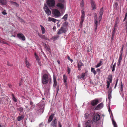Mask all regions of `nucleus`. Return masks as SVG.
Listing matches in <instances>:
<instances>
[{
    "label": "nucleus",
    "mask_w": 127,
    "mask_h": 127,
    "mask_svg": "<svg viewBox=\"0 0 127 127\" xmlns=\"http://www.w3.org/2000/svg\"><path fill=\"white\" fill-rule=\"evenodd\" d=\"M115 67H114V66H113L112 67V72H113L115 70Z\"/></svg>",
    "instance_id": "obj_56"
},
{
    "label": "nucleus",
    "mask_w": 127,
    "mask_h": 127,
    "mask_svg": "<svg viewBox=\"0 0 127 127\" xmlns=\"http://www.w3.org/2000/svg\"><path fill=\"white\" fill-rule=\"evenodd\" d=\"M111 97V93H108V97L109 100H110Z\"/></svg>",
    "instance_id": "obj_44"
},
{
    "label": "nucleus",
    "mask_w": 127,
    "mask_h": 127,
    "mask_svg": "<svg viewBox=\"0 0 127 127\" xmlns=\"http://www.w3.org/2000/svg\"><path fill=\"white\" fill-rule=\"evenodd\" d=\"M96 71L97 72H99V71H100V69H96Z\"/></svg>",
    "instance_id": "obj_61"
},
{
    "label": "nucleus",
    "mask_w": 127,
    "mask_h": 127,
    "mask_svg": "<svg viewBox=\"0 0 127 127\" xmlns=\"http://www.w3.org/2000/svg\"><path fill=\"white\" fill-rule=\"evenodd\" d=\"M40 26L41 27L42 33H44L45 31V30L44 28L41 25H40Z\"/></svg>",
    "instance_id": "obj_25"
},
{
    "label": "nucleus",
    "mask_w": 127,
    "mask_h": 127,
    "mask_svg": "<svg viewBox=\"0 0 127 127\" xmlns=\"http://www.w3.org/2000/svg\"><path fill=\"white\" fill-rule=\"evenodd\" d=\"M43 125V124L42 123H41L39 125V127H40L42 126V125Z\"/></svg>",
    "instance_id": "obj_64"
},
{
    "label": "nucleus",
    "mask_w": 127,
    "mask_h": 127,
    "mask_svg": "<svg viewBox=\"0 0 127 127\" xmlns=\"http://www.w3.org/2000/svg\"><path fill=\"white\" fill-rule=\"evenodd\" d=\"M126 21H125V26L126 27V30H127V20H126Z\"/></svg>",
    "instance_id": "obj_50"
},
{
    "label": "nucleus",
    "mask_w": 127,
    "mask_h": 127,
    "mask_svg": "<svg viewBox=\"0 0 127 127\" xmlns=\"http://www.w3.org/2000/svg\"><path fill=\"white\" fill-rule=\"evenodd\" d=\"M112 90V88L110 87L108 90V93H111Z\"/></svg>",
    "instance_id": "obj_43"
},
{
    "label": "nucleus",
    "mask_w": 127,
    "mask_h": 127,
    "mask_svg": "<svg viewBox=\"0 0 127 127\" xmlns=\"http://www.w3.org/2000/svg\"><path fill=\"white\" fill-rule=\"evenodd\" d=\"M7 3L6 0H0V4L1 5H6Z\"/></svg>",
    "instance_id": "obj_20"
},
{
    "label": "nucleus",
    "mask_w": 127,
    "mask_h": 127,
    "mask_svg": "<svg viewBox=\"0 0 127 127\" xmlns=\"http://www.w3.org/2000/svg\"><path fill=\"white\" fill-rule=\"evenodd\" d=\"M95 16L94 17V23H95V32L97 29V27L98 25V21L97 20V15L96 13L95 14Z\"/></svg>",
    "instance_id": "obj_7"
},
{
    "label": "nucleus",
    "mask_w": 127,
    "mask_h": 127,
    "mask_svg": "<svg viewBox=\"0 0 127 127\" xmlns=\"http://www.w3.org/2000/svg\"><path fill=\"white\" fill-rule=\"evenodd\" d=\"M17 110L19 111L21 113L24 110L23 108L22 107H20L19 108H17Z\"/></svg>",
    "instance_id": "obj_32"
},
{
    "label": "nucleus",
    "mask_w": 127,
    "mask_h": 127,
    "mask_svg": "<svg viewBox=\"0 0 127 127\" xmlns=\"http://www.w3.org/2000/svg\"><path fill=\"white\" fill-rule=\"evenodd\" d=\"M112 75H109L108 76V79L110 83H111L112 81Z\"/></svg>",
    "instance_id": "obj_24"
},
{
    "label": "nucleus",
    "mask_w": 127,
    "mask_h": 127,
    "mask_svg": "<svg viewBox=\"0 0 127 127\" xmlns=\"http://www.w3.org/2000/svg\"><path fill=\"white\" fill-rule=\"evenodd\" d=\"M122 55H120V56H119V60L121 61L122 59Z\"/></svg>",
    "instance_id": "obj_51"
},
{
    "label": "nucleus",
    "mask_w": 127,
    "mask_h": 127,
    "mask_svg": "<svg viewBox=\"0 0 127 127\" xmlns=\"http://www.w3.org/2000/svg\"><path fill=\"white\" fill-rule=\"evenodd\" d=\"M47 4L50 7H52L54 6L55 3L54 0H47Z\"/></svg>",
    "instance_id": "obj_5"
},
{
    "label": "nucleus",
    "mask_w": 127,
    "mask_h": 127,
    "mask_svg": "<svg viewBox=\"0 0 127 127\" xmlns=\"http://www.w3.org/2000/svg\"><path fill=\"white\" fill-rule=\"evenodd\" d=\"M124 45H123L122 47L121 50L120 51V54L123 55V50Z\"/></svg>",
    "instance_id": "obj_45"
},
{
    "label": "nucleus",
    "mask_w": 127,
    "mask_h": 127,
    "mask_svg": "<svg viewBox=\"0 0 127 127\" xmlns=\"http://www.w3.org/2000/svg\"><path fill=\"white\" fill-rule=\"evenodd\" d=\"M81 12L82 15L81 18V21L80 23H83L85 19V12L84 11L83 9L82 10Z\"/></svg>",
    "instance_id": "obj_9"
},
{
    "label": "nucleus",
    "mask_w": 127,
    "mask_h": 127,
    "mask_svg": "<svg viewBox=\"0 0 127 127\" xmlns=\"http://www.w3.org/2000/svg\"><path fill=\"white\" fill-rule=\"evenodd\" d=\"M81 67H78V70L79 71H80L81 70Z\"/></svg>",
    "instance_id": "obj_62"
},
{
    "label": "nucleus",
    "mask_w": 127,
    "mask_h": 127,
    "mask_svg": "<svg viewBox=\"0 0 127 127\" xmlns=\"http://www.w3.org/2000/svg\"><path fill=\"white\" fill-rule=\"evenodd\" d=\"M85 127H91L90 121L88 120L85 123Z\"/></svg>",
    "instance_id": "obj_19"
},
{
    "label": "nucleus",
    "mask_w": 127,
    "mask_h": 127,
    "mask_svg": "<svg viewBox=\"0 0 127 127\" xmlns=\"http://www.w3.org/2000/svg\"><path fill=\"white\" fill-rule=\"evenodd\" d=\"M30 104L31 105V106L30 108V109H33L34 107V105H33V103L32 101H30Z\"/></svg>",
    "instance_id": "obj_29"
},
{
    "label": "nucleus",
    "mask_w": 127,
    "mask_h": 127,
    "mask_svg": "<svg viewBox=\"0 0 127 127\" xmlns=\"http://www.w3.org/2000/svg\"><path fill=\"white\" fill-rule=\"evenodd\" d=\"M38 35L42 39H47V37H45L44 35H43L39 33H38Z\"/></svg>",
    "instance_id": "obj_27"
},
{
    "label": "nucleus",
    "mask_w": 127,
    "mask_h": 127,
    "mask_svg": "<svg viewBox=\"0 0 127 127\" xmlns=\"http://www.w3.org/2000/svg\"><path fill=\"white\" fill-rule=\"evenodd\" d=\"M102 61H99V63L95 65V67L96 68H97L99 67L102 64Z\"/></svg>",
    "instance_id": "obj_34"
},
{
    "label": "nucleus",
    "mask_w": 127,
    "mask_h": 127,
    "mask_svg": "<svg viewBox=\"0 0 127 127\" xmlns=\"http://www.w3.org/2000/svg\"><path fill=\"white\" fill-rule=\"evenodd\" d=\"M91 72H92L94 75L96 74V72L95 70V68L92 67L91 68Z\"/></svg>",
    "instance_id": "obj_33"
},
{
    "label": "nucleus",
    "mask_w": 127,
    "mask_h": 127,
    "mask_svg": "<svg viewBox=\"0 0 127 127\" xmlns=\"http://www.w3.org/2000/svg\"><path fill=\"white\" fill-rule=\"evenodd\" d=\"M103 106V104L101 102L98 104L95 108L94 110H99L100 109L102 108Z\"/></svg>",
    "instance_id": "obj_14"
},
{
    "label": "nucleus",
    "mask_w": 127,
    "mask_h": 127,
    "mask_svg": "<svg viewBox=\"0 0 127 127\" xmlns=\"http://www.w3.org/2000/svg\"><path fill=\"white\" fill-rule=\"evenodd\" d=\"M110 82H109V81H107V89H108L109 88V86H110Z\"/></svg>",
    "instance_id": "obj_41"
},
{
    "label": "nucleus",
    "mask_w": 127,
    "mask_h": 127,
    "mask_svg": "<svg viewBox=\"0 0 127 127\" xmlns=\"http://www.w3.org/2000/svg\"><path fill=\"white\" fill-rule=\"evenodd\" d=\"M53 30H55L56 29V28L55 27H54L53 28Z\"/></svg>",
    "instance_id": "obj_63"
},
{
    "label": "nucleus",
    "mask_w": 127,
    "mask_h": 127,
    "mask_svg": "<svg viewBox=\"0 0 127 127\" xmlns=\"http://www.w3.org/2000/svg\"><path fill=\"white\" fill-rule=\"evenodd\" d=\"M89 114L88 113H86L85 114L84 117L86 119H87L89 117Z\"/></svg>",
    "instance_id": "obj_42"
},
{
    "label": "nucleus",
    "mask_w": 127,
    "mask_h": 127,
    "mask_svg": "<svg viewBox=\"0 0 127 127\" xmlns=\"http://www.w3.org/2000/svg\"><path fill=\"white\" fill-rule=\"evenodd\" d=\"M84 2L83 0H82V1H81L80 3V6L81 7H82V8H83V7L84 6Z\"/></svg>",
    "instance_id": "obj_40"
},
{
    "label": "nucleus",
    "mask_w": 127,
    "mask_h": 127,
    "mask_svg": "<svg viewBox=\"0 0 127 127\" xmlns=\"http://www.w3.org/2000/svg\"><path fill=\"white\" fill-rule=\"evenodd\" d=\"M67 68L68 73V74H69L70 73L71 69H70L68 66L67 67Z\"/></svg>",
    "instance_id": "obj_46"
},
{
    "label": "nucleus",
    "mask_w": 127,
    "mask_h": 127,
    "mask_svg": "<svg viewBox=\"0 0 127 127\" xmlns=\"http://www.w3.org/2000/svg\"><path fill=\"white\" fill-rule=\"evenodd\" d=\"M8 86L10 88H11L12 87V85L10 84H8Z\"/></svg>",
    "instance_id": "obj_57"
},
{
    "label": "nucleus",
    "mask_w": 127,
    "mask_h": 127,
    "mask_svg": "<svg viewBox=\"0 0 127 127\" xmlns=\"http://www.w3.org/2000/svg\"><path fill=\"white\" fill-rule=\"evenodd\" d=\"M67 31L66 26L63 25L61 28L58 30L57 34L58 35L61 34L63 33H66Z\"/></svg>",
    "instance_id": "obj_2"
},
{
    "label": "nucleus",
    "mask_w": 127,
    "mask_h": 127,
    "mask_svg": "<svg viewBox=\"0 0 127 127\" xmlns=\"http://www.w3.org/2000/svg\"><path fill=\"white\" fill-rule=\"evenodd\" d=\"M57 119L56 118H55L52 121L51 124V126L52 127H57Z\"/></svg>",
    "instance_id": "obj_13"
},
{
    "label": "nucleus",
    "mask_w": 127,
    "mask_h": 127,
    "mask_svg": "<svg viewBox=\"0 0 127 127\" xmlns=\"http://www.w3.org/2000/svg\"><path fill=\"white\" fill-rule=\"evenodd\" d=\"M24 118V116L23 115H21L20 116H19L17 118V120L18 121H20L22 120Z\"/></svg>",
    "instance_id": "obj_22"
},
{
    "label": "nucleus",
    "mask_w": 127,
    "mask_h": 127,
    "mask_svg": "<svg viewBox=\"0 0 127 127\" xmlns=\"http://www.w3.org/2000/svg\"><path fill=\"white\" fill-rule=\"evenodd\" d=\"M100 119V115L97 113L95 114L94 116L93 119V121L95 123L96 122Z\"/></svg>",
    "instance_id": "obj_6"
},
{
    "label": "nucleus",
    "mask_w": 127,
    "mask_h": 127,
    "mask_svg": "<svg viewBox=\"0 0 127 127\" xmlns=\"http://www.w3.org/2000/svg\"><path fill=\"white\" fill-rule=\"evenodd\" d=\"M116 31V30L115 29H113V31L112 32V37L111 38L112 39H113V38L114 35H115V32Z\"/></svg>",
    "instance_id": "obj_38"
},
{
    "label": "nucleus",
    "mask_w": 127,
    "mask_h": 127,
    "mask_svg": "<svg viewBox=\"0 0 127 127\" xmlns=\"http://www.w3.org/2000/svg\"><path fill=\"white\" fill-rule=\"evenodd\" d=\"M91 3L92 7L93 10L96 9V4L94 0H91Z\"/></svg>",
    "instance_id": "obj_16"
},
{
    "label": "nucleus",
    "mask_w": 127,
    "mask_h": 127,
    "mask_svg": "<svg viewBox=\"0 0 127 127\" xmlns=\"http://www.w3.org/2000/svg\"><path fill=\"white\" fill-rule=\"evenodd\" d=\"M83 23H80V28H81L82 27V26Z\"/></svg>",
    "instance_id": "obj_58"
},
{
    "label": "nucleus",
    "mask_w": 127,
    "mask_h": 127,
    "mask_svg": "<svg viewBox=\"0 0 127 127\" xmlns=\"http://www.w3.org/2000/svg\"><path fill=\"white\" fill-rule=\"evenodd\" d=\"M53 81H54V84H53V86L55 87L57 84V81L56 80V78H55L54 77L53 78Z\"/></svg>",
    "instance_id": "obj_26"
},
{
    "label": "nucleus",
    "mask_w": 127,
    "mask_h": 127,
    "mask_svg": "<svg viewBox=\"0 0 127 127\" xmlns=\"http://www.w3.org/2000/svg\"><path fill=\"white\" fill-rule=\"evenodd\" d=\"M25 62L28 68H29V67L30 66V64L28 62L27 58H26L25 59Z\"/></svg>",
    "instance_id": "obj_23"
},
{
    "label": "nucleus",
    "mask_w": 127,
    "mask_h": 127,
    "mask_svg": "<svg viewBox=\"0 0 127 127\" xmlns=\"http://www.w3.org/2000/svg\"><path fill=\"white\" fill-rule=\"evenodd\" d=\"M87 73V71H86V72L85 73H82L81 75H78L77 76V77L78 78L80 79H84V78L85 75H86Z\"/></svg>",
    "instance_id": "obj_15"
},
{
    "label": "nucleus",
    "mask_w": 127,
    "mask_h": 127,
    "mask_svg": "<svg viewBox=\"0 0 127 127\" xmlns=\"http://www.w3.org/2000/svg\"><path fill=\"white\" fill-rule=\"evenodd\" d=\"M118 26V25L117 24H115V25L114 26V29L116 30L117 29V27Z\"/></svg>",
    "instance_id": "obj_48"
},
{
    "label": "nucleus",
    "mask_w": 127,
    "mask_h": 127,
    "mask_svg": "<svg viewBox=\"0 0 127 127\" xmlns=\"http://www.w3.org/2000/svg\"><path fill=\"white\" fill-rule=\"evenodd\" d=\"M55 114H51L49 117L48 120V123L50 122L53 120V118Z\"/></svg>",
    "instance_id": "obj_17"
},
{
    "label": "nucleus",
    "mask_w": 127,
    "mask_h": 127,
    "mask_svg": "<svg viewBox=\"0 0 127 127\" xmlns=\"http://www.w3.org/2000/svg\"><path fill=\"white\" fill-rule=\"evenodd\" d=\"M118 79H117L116 80V84H115L116 85H117V83H118Z\"/></svg>",
    "instance_id": "obj_59"
},
{
    "label": "nucleus",
    "mask_w": 127,
    "mask_h": 127,
    "mask_svg": "<svg viewBox=\"0 0 127 127\" xmlns=\"http://www.w3.org/2000/svg\"><path fill=\"white\" fill-rule=\"evenodd\" d=\"M103 7H102L101 8L99 12V16L98 17V23L99 24L100 21L102 19V16L103 14Z\"/></svg>",
    "instance_id": "obj_8"
},
{
    "label": "nucleus",
    "mask_w": 127,
    "mask_h": 127,
    "mask_svg": "<svg viewBox=\"0 0 127 127\" xmlns=\"http://www.w3.org/2000/svg\"><path fill=\"white\" fill-rule=\"evenodd\" d=\"M17 36L20 39L23 41H24L25 40V37L23 34L22 33H18L17 34Z\"/></svg>",
    "instance_id": "obj_12"
},
{
    "label": "nucleus",
    "mask_w": 127,
    "mask_h": 127,
    "mask_svg": "<svg viewBox=\"0 0 127 127\" xmlns=\"http://www.w3.org/2000/svg\"><path fill=\"white\" fill-rule=\"evenodd\" d=\"M68 17V15L67 14H65L64 17L62 18V19H64V21H66L67 19V18Z\"/></svg>",
    "instance_id": "obj_28"
},
{
    "label": "nucleus",
    "mask_w": 127,
    "mask_h": 127,
    "mask_svg": "<svg viewBox=\"0 0 127 127\" xmlns=\"http://www.w3.org/2000/svg\"><path fill=\"white\" fill-rule=\"evenodd\" d=\"M11 95L12 98V100L15 102H17V100L14 96V94H12Z\"/></svg>",
    "instance_id": "obj_30"
},
{
    "label": "nucleus",
    "mask_w": 127,
    "mask_h": 127,
    "mask_svg": "<svg viewBox=\"0 0 127 127\" xmlns=\"http://www.w3.org/2000/svg\"><path fill=\"white\" fill-rule=\"evenodd\" d=\"M52 14L55 17H57L61 16V13L57 9H54L52 11Z\"/></svg>",
    "instance_id": "obj_4"
},
{
    "label": "nucleus",
    "mask_w": 127,
    "mask_h": 127,
    "mask_svg": "<svg viewBox=\"0 0 127 127\" xmlns=\"http://www.w3.org/2000/svg\"><path fill=\"white\" fill-rule=\"evenodd\" d=\"M11 3L12 4L15 5L17 7H18L19 6V4L15 2L12 1L11 2Z\"/></svg>",
    "instance_id": "obj_31"
},
{
    "label": "nucleus",
    "mask_w": 127,
    "mask_h": 127,
    "mask_svg": "<svg viewBox=\"0 0 127 127\" xmlns=\"http://www.w3.org/2000/svg\"><path fill=\"white\" fill-rule=\"evenodd\" d=\"M58 127H62V125L60 122H58Z\"/></svg>",
    "instance_id": "obj_54"
},
{
    "label": "nucleus",
    "mask_w": 127,
    "mask_h": 127,
    "mask_svg": "<svg viewBox=\"0 0 127 127\" xmlns=\"http://www.w3.org/2000/svg\"><path fill=\"white\" fill-rule=\"evenodd\" d=\"M7 65L10 66H12L13 65L12 64L8 62H7Z\"/></svg>",
    "instance_id": "obj_53"
},
{
    "label": "nucleus",
    "mask_w": 127,
    "mask_h": 127,
    "mask_svg": "<svg viewBox=\"0 0 127 127\" xmlns=\"http://www.w3.org/2000/svg\"><path fill=\"white\" fill-rule=\"evenodd\" d=\"M50 79L49 77L47 74L45 73L43 74L42 77V82L43 84H47L49 81V80Z\"/></svg>",
    "instance_id": "obj_1"
},
{
    "label": "nucleus",
    "mask_w": 127,
    "mask_h": 127,
    "mask_svg": "<svg viewBox=\"0 0 127 127\" xmlns=\"http://www.w3.org/2000/svg\"><path fill=\"white\" fill-rule=\"evenodd\" d=\"M48 20L49 21H52L55 23L57 20L56 19L49 17L48 18Z\"/></svg>",
    "instance_id": "obj_21"
},
{
    "label": "nucleus",
    "mask_w": 127,
    "mask_h": 127,
    "mask_svg": "<svg viewBox=\"0 0 127 127\" xmlns=\"http://www.w3.org/2000/svg\"><path fill=\"white\" fill-rule=\"evenodd\" d=\"M112 123L114 125V127H117V125L115 121L113 120Z\"/></svg>",
    "instance_id": "obj_39"
},
{
    "label": "nucleus",
    "mask_w": 127,
    "mask_h": 127,
    "mask_svg": "<svg viewBox=\"0 0 127 127\" xmlns=\"http://www.w3.org/2000/svg\"><path fill=\"white\" fill-rule=\"evenodd\" d=\"M34 55L35 56V57L37 61H39V59L38 56L37 55L36 53V52L34 53Z\"/></svg>",
    "instance_id": "obj_35"
},
{
    "label": "nucleus",
    "mask_w": 127,
    "mask_h": 127,
    "mask_svg": "<svg viewBox=\"0 0 127 127\" xmlns=\"http://www.w3.org/2000/svg\"><path fill=\"white\" fill-rule=\"evenodd\" d=\"M0 42L3 43H4L5 44H6L7 43L6 42H5L2 39H1L0 41Z\"/></svg>",
    "instance_id": "obj_55"
},
{
    "label": "nucleus",
    "mask_w": 127,
    "mask_h": 127,
    "mask_svg": "<svg viewBox=\"0 0 127 127\" xmlns=\"http://www.w3.org/2000/svg\"><path fill=\"white\" fill-rule=\"evenodd\" d=\"M44 7V10L46 13L48 15H49L51 14V12L47 6L46 5Z\"/></svg>",
    "instance_id": "obj_10"
},
{
    "label": "nucleus",
    "mask_w": 127,
    "mask_h": 127,
    "mask_svg": "<svg viewBox=\"0 0 127 127\" xmlns=\"http://www.w3.org/2000/svg\"><path fill=\"white\" fill-rule=\"evenodd\" d=\"M19 20L20 21L22 22H25L20 17L19 18Z\"/></svg>",
    "instance_id": "obj_52"
},
{
    "label": "nucleus",
    "mask_w": 127,
    "mask_h": 127,
    "mask_svg": "<svg viewBox=\"0 0 127 127\" xmlns=\"http://www.w3.org/2000/svg\"><path fill=\"white\" fill-rule=\"evenodd\" d=\"M59 90V87L58 86L56 88V91H57V92H58Z\"/></svg>",
    "instance_id": "obj_60"
},
{
    "label": "nucleus",
    "mask_w": 127,
    "mask_h": 127,
    "mask_svg": "<svg viewBox=\"0 0 127 127\" xmlns=\"http://www.w3.org/2000/svg\"><path fill=\"white\" fill-rule=\"evenodd\" d=\"M99 103V100L97 99H95L91 101V104L92 106H95L97 105Z\"/></svg>",
    "instance_id": "obj_11"
},
{
    "label": "nucleus",
    "mask_w": 127,
    "mask_h": 127,
    "mask_svg": "<svg viewBox=\"0 0 127 127\" xmlns=\"http://www.w3.org/2000/svg\"><path fill=\"white\" fill-rule=\"evenodd\" d=\"M67 59L68 60L70 61L71 63H72L73 61V60L71 59L69 56H68Z\"/></svg>",
    "instance_id": "obj_47"
},
{
    "label": "nucleus",
    "mask_w": 127,
    "mask_h": 127,
    "mask_svg": "<svg viewBox=\"0 0 127 127\" xmlns=\"http://www.w3.org/2000/svg\"><path fill=\"white\" fill-rule=\"evenodd\" d=\"M83 63L81 62H79L78 64V67H81L83 65Z\"/></svg>",
    "instance_id": "obj_37"
},
{
    "label": "nucleus",
    "mask_w": 127,
    "mask_h": 127,
    "mask_svg": "<svg viewBox=\"0 0 127 127\" xmlns=\"http://www.w3.org/2000/svg\"><path fill=\"white\" fill-rule=\"evenodd\" d=\"M58 1L59 2L56 4V6L60 9H63L64 7V0H58Z\"/></svg>",
    "instance_id": "obj_3"
},
{
    "label": "nucleus",
    "mask_w": 127,
    "mask_h": 127,
    "mask_svg": "<svg viewBox=\"0 0 127 127\" xmlns=\"http://www.w3.org/2000/svg\"><path fill=\"white\" fill-rule=\"evenodd\" d=\"M119 18L118 17H117L116 19L115 24L118 25L119 23Z\"/></svg>",
    "instance_id": "obj_36"
},
{
    "label": "nucleus",
    "mask_w": 127,
    "mask_h": 127,
    "mask_svg": "<svg viewBox=\"0 0 127 127\" xmlns=\"http://www.w3.org/2000/svg\"><path fill=\"white\" fill-rule=\"evenodd\" d=\"M63 80L64 82L66 85H67L66 83V80H67V78L66 76L65 75H64L63 76Z\"/></svg>",
    "instance_id": "obj_18"
},
{
    "label": "nucleus",
    "mask_w": 127,
    "mask_h": 127,
    "mask_svg": "<svg viewBox=\"0 0 127 127\" xmlns=\"http://www.w3.org/2000/svg\"><path fill=\"white\" fill-rule=\"evenodd\" d=\"M2 14L4 15H5L7 14V13L6 12V10H4L2 12Z\"/></svg>",
    "instance_id": "obj_49"
}]
</instances>
